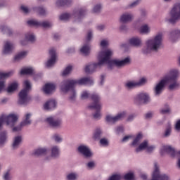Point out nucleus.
I'll return each instance as SVG.
<instances>
[{
  "label": "nucleus",
  "instance_id": "20",
  "mask_svg": "<svg viewBox=\"0 0 180 180\" xmlns=\"http://www.w3.org/2000/svg\"><path fill=\"white\" fill-rule=\"evenodd\" d=\"M75 82L76 85H92V84H94V79L91 77H83L75 80Z\"/></svg>",
  "mask_w": 180,
  "mask_h": 180
},
{
  "label": "nucleus",
  "instance_id": "6",
  "mask_svg": "<svg viewBox=\"0 0 180 180\" xmlns=\"http://www.w3.org/2000/svg\"><path fill=\"white\" fill-rule=\"evenodd\" d=\"M148 79L146 77H141L139 81L129 80L124 84L126 89H134V88H139V86H144L148 82Z\"/></svg>",
  "mask_w": 180,
  "mask_h": 180
},
{
  "label": "nucleus",
  "instance_id": "31",
  "mask_svg": "<svg viewBox=\"0 0 180 180\" xmlns=\"http://www.w3.org/2000/svg\"><path fill=\"white\" fill-rule=\"evenodd\" d=\"M34 11L41 16H46L47 15V11L43 6L35 7L34 8Z\"/></svg>",
  "mask_w": 180,
  "mask_h": 180
},
{
  "label": "nucleus",
  "instance_id": "11",
  "mask_svg": "<svg viewBox=\"0 0 180 180\" xmlns=\"http://www.w3.org/2000/svg\"><path fill=\"white\" fill-rule=\"evenodd\" d=\"M126 112L122 111L117 113L115 116L107 115L105 117V120L108 123H116V122H119L120 120H123L126 117Z\"/></svg>",
  "mask_w": 180,
  "mask_h": 180
},
{
  "label": "nucleus",
  "instance_id": "63",
  "mask_svg": "<svg viewBox=\"0 0 180 180\" xmlns=\"http://www.w3.org/2000/svg\"><path fill=\"white\" fill-rule=\"evenodd\" d=\"M100 143L101 144V146H108V142L106 139H102L100 140Z\"/></svg>",
  "mask_w": 180,
  "mask_h": 180
},
{
  "label": "nucleus",
  "instance_id": "25",
  "mask_svg": "<svg viewBox=\"0 0 180 180\" xmlns=\"http://www.w3.org/2000/svg\"><path fill=\"white\" fill-rule=\"evenodd\" d=\"M48 153L49 149L46 148H39L33 151L32 155H34L35 157H39L40 155H46Z\"/></svg>",
  "mask_w": 180,
  "mask_h": 180
},
{
  "label": "nucleus",
  "instance_id": "34",
  "mask_svg": "<svg viewBox=\"0 0 180 180\" xmlns=\"http://www.w3.org/2000/svg\"><path fill=\"white\" fill-rule=\"evenodd\" d=\"M90 50H91V48L89 47V44H84L80 49V53H82V54H83V56H88V54H89Z\"/></svg>",
  "mask_w": 180,
  "mask_h": 180
},
{
  "label": "nucleus",
  "instance_id": "30",
  "mask_svg": "<svg viewBox=\"0 0 180 180\" xmlns=\"http://www.w3.org/2000/svg\"><path fill=\"white\" fill-rule=\"evenodd\" d=\"M148 146V141H144L139 146L138 148H136V153H140L141 151H144V150H147Z\"/></svg>",
  "mask_w": 180,
  "mask_h": 180
},
{
  "label": "nucleus",
  "instance_id": "7",
  "mask_svg": "<svg viewBox=\"0 0 180 180\" xmlns=\"http://www.w3.org/2000/svg\"><path fill=\"white\" fill-rule=\"evenodd\" d=\"M170 18L168 19V22L170 23H175L180 20V3H176L174 5L170 11Z\"/></svg>",
  "mask_w": 180,
  "mask_h": 180
},
{
  "label": "nucleus",
  "instance_id": "14",
  "mask_svg": "<svg viewBox=\"0 0 180 180\" xmlns=\"http://www.w3.org/2000/svg\"><path fill=\"white\" fill-rule=\"evenodd\" d=\"M91 99L94 103L89 105V108L95 109L96 110H101V109H102V105H101V103H99L101 101V97L96 94H93L91 96Z\"/></svg>",
  "mask_w": 180,
  "mask_h": 180
},
{
  "label": "nucleus",
  "instance_id": "43",
  "mask_svg": "<svg viewBox=\"0 0 180 180\" xmlns=\"http://www.w3.org/2000/svg\"><path fill=\"white\" fill-rule=\"evenodd\" d=\"M141 139H143V134H139L136 136V137L134 139L131 145L132 146H137V144H139V143H140V141L141 140Z\"/></svg>",
  "mask_w": 180,
  "mask_h": 180
},
{
  "label": "nucleus",
  "instance_id": "4",
  "mask_svg": "<svg viewBox=\"0 0 180 180\" xmlns=\"http://www.w3.org/2000/svg\"><path fill=\"white\" fill-rule=\"evenodd\" d=\"M19 117L15 114H3L0 116V130H2V127H4V123L8 127L12 128L15 126L16 123H18V120Z\"/></svg>",
  "mask_w": 180,
  "mask_h": 180
},
{
  "label": "nucleus",
  "instance_id": "60",
  "mask_svg": "<svg viewBox=\"0 0 180 180\" xmlns=\"http://www.w3.org/2000/svg\"><path fill=\"white\" fill-rule=\"evenodd\" d=\"M121 176L119 174H114L111 177H110L109 180H120Z\"/></svg>",
  "mask_w": 180,
  "mask_h": 180
},
{
  "label": "nucleus",
  "instance_id": "45",
  "mask_svg": "<svg viewBox=\"0 0 180 180\" xmlns=\"http://www.w3.org/2000/svg\"><path fill=\"white\" fill-rule=\"evenodd\" d=\"M70 101H74L75 99H77V92L75 91V89H72L70 91Z\"/></svg>",
  "mask_w": 180,
  "mask_h": 180
},
{
  "label": "nucleus",
  "instance_id": "59",
  "mask_svg": "<svg viewBox=\"0 0 180 180\" xmlns=\"http://www.w3.org/2000/svg\"><path fill=\"white\" fill-rule=\"evenodd\" d=\"M86 167H87V168H89V169H92V168L95 167V162H94V161L89 162L86 164Z\"/></svg>",
  "mask_w": 180,
  "mask_h": 180
},
{
  "label": "nucleus",
  "instance_id": "19",
  "mask_svg": "<svg viewBox=\"0 0 180 180\" xmlns=\"http://www.w3.org/2000/svg\"><path fill=\"white\" fill-rule=\"evenodd\" d=\"M43 91L46 95H50L56 91V84L53 83H46L43 87Z\"/></svg>",
  "mask_w": 180,
  "mask_h": 180
},
{
  "label": "nucleus",
  "instance_id": "23",
  "mask_svg": "<svg viewBox=\"0 0 180 180\" xmlns=\"http://www.w3.org/2000/svg\"><path fill=\"white\" fill-rule=\"evenodd\" d=\"M120 20L122 23H129V22H131V20H133V14L130 13H124L120 16Z\"/></svg>",
  "mask_w": 180,
  "mask_h": 180
},
{
  "label": "nucleus",
  "instance_id": "56",
  "mask_svg": "<svg viewBox=\"0 0 180 180\" xmlns=\"http://www.w3.org/2000/svg\"><path fill=\"white\" fill-rule=\"evenodd\" d=\"M92 37H93L92 31H89L87 33L86 39V43H89V41L92 40Z\"/></svg>",
  "mask_w": 180,
  "mask_h": 180
},
{
  "label": "nucleus",
  "instance_id": "29",
  "mask_svg": "<svg viewBox=\"0 0 180 180\" xmlns=\"http://www.w3.org/2000/svg\"><path fill=\"white\" fill-rule=\"evenodd\" d=\"M26 24L31 27H40V21L37 20H28L26 21Z\"/></svg>",
  "mask_w": 180,
  "mask_h": 180
},
{
  "label": "nucleus",
  "instance_id": "5",
  "mask_svg": "<svg viewBox=\"0 0 180 180\" xmlns=\"http://www.w3.org/2000/svg\"><path fill=\"white\" fill-rule=\"evenodd\" d=\"M86 13V11L82 8L76 11H73L72 14L68 13H65L63 14H61L59 16V19L60 20H70V19H71V18H74L75 22H81V20H82V19L84 18V15H85V13Z\"/></svg>",
  "mask_w": 180,
  "mask_h": 180
},
{
  "label": "nucleus",
  "instance_id": "41",
  "mask_svg": "<svg viewBox=\"0 0 180 180\" xmlns=\"http://www.w3.org/2000/svg\"><path fill=\"white\" fill-rule=\"evenodd\" d=\"M102 136V130L97 129H96L94 136H93V139L94 140H99V139H101V136Z\"/></svg>",
  "mask_w": 180,
  "mask_h": 180
},
{
  "label": "nucleus",
  "instance_id": "39",
  "mask_svg": "<svg viewBox=\"0 0 180 180\" xmlns=\"http://www.w3.org/2000/svg\"><path fill=\"white\" fill-rule=\"evenodd\" d=\"M164 150L165 151H166V153H168V154H169L172 157H175V149H174L172 147L165 146Z\"/></svg>",
  "mask_w": 180,
  "mask_h": 180
},
{
  "label": "nucleus",
  "instance_id": "46",
  "mask_svg": "<svg viewBox=\"0 0 180 180\" xmlns=\"http://www.w3.org/2000/svg\"><path fill=\"white\" fill-rule=\"evenodd\" d=\"M52 139L55 143H61L63 141V137H61V136L58 134H55L52 136Z\"/></svg>",
  "mask_w": 180,
  "mask_h": 180
},
{
  "label": "nucleus",
  "instance_id": "49",
  "mask_svg": "<svg viewBox=\"0 0 180 180\" xmlns=\"http://www.w3.org/2000/svg\"><path fill=\"white\" fill-rule=\"evenodd\" d=\"M25 126L22 124V122H20L18 125L16 127H13L11 129H13V131H21L22 129L25 127Z\"/></svg>",
  "mask_w": 180,
  "mask_h": 180
},
{
  "label": "nucleus",
  "instance_id": "62",
  "mask_svg": "<svg viewBox=\"0 0 180 180\" xmlns=\"http://www.w3.org/2000/svg\"><path fill=\"white\" fill-rule=\"evenodd\" d=\"M139 4H140V0H136L133 3H131V4H129V8H135V6H137Z\"/></svg>",
  "mask_w": 180,
  "mask_h": 180
},
{
  "label": "nucleus",
  "instance_id": "17",
  "mask_svg": "<svg viewBox=\"0 0 180 180\" xmlns=\"http://www.w3.org/2000/svg\"><path fill=\"white\" fill-rule=\"evenodd\" d=\"M77 151L84 155L85 158H91L92 157V152L91 151V149L86 146L84 145H80L77 148Z\"/></svg>",
  "mask_w": 180,
  "mask_h": 180
},
{
  "label": "nucleus",
  "instance_id": "28",
  "mask_svg": "<svg viewBox=\"0 0 180 180\" xmlns=\"http://www.w3.org/2000/svg\"><path fill=\"white\" fill-rule=\"evenodd\" d=\"M139 32L142 34H148L151 32V27L148 24H144L140 27Z\"/></svg>",
  "mask_w": 180,
  "mask_h": 180
},
{
  "label": "nucleus",
  "instance_id": "57",
  "mask_svg": "<svg viewBox=\"0 0 180 180\" xmlns=\"http://www.w3.org/2000/svg\"><path fill=\"white\" fill-rule=\"evenodd\" d=\"M154 150H155V146H148L146 148V153H153V151H154Z\"/></svg>",
  "mask_w": 180,
  "mask_h": 180
},
{
  "label": "nucleus",
  "instance_id": "52",
  "mask_svg": "<svg viewBox=\"0 0 180 180\" xmlns=\"http://www.w3.org/2000/svg\"><path fill=\"white\" fill-rule=\"evenodd\" d=\"M20 9H21L22 12H23V13H25L26 15H27V13H30V10L29 9L28 6L22 5L20 6Z\"/></svg>",
  "mask_w": 180,
  "mask_h": 180
},
{
  "label": "nucleus",
  "instance_id": "13",
  "mask_svg": "<svg viewBox=\"0 0 180 180\" xmlns=\"http://www.w3.org/2000/svg\"><path fill=\"white\" fill-rule=\"evenodd\" d=\"M49 57L50 58L46 63V65L48 68H51L56 64V61H57V53L54 48H51L49 50Z\"/></svg>",
  "mask_w": 180,
  "mask_h": 180
},
{
  "label": "nucleus",
  "instance_id": "9",
  "mask_svg": "<svg viewBox=\"0 0 180 180\" xmlns=\"http://www.w3.org/2000/svg\"><path fill=\"white\" fill-rule=\"evenodd\" d=\"M15 74V71L11 70L9 72H0V92H2L5 89V84H6V79L11 78L12 75Z\"/></svg>",
  "mask_w": 180,
  "mask_h": 180
},
{
  "label": "nucleus",
  "instance_id": "58",
  "mask_svg": "<svg viewBox=\"0 0 180 180\" xmlns=\"http://www.w3.org/2000/svg\"><path fill=\"white\" fill-rule=\"evenodd\" d=\"M4 180H12V176H11V173L9 172H6L4 175Z\"/></svg>",
  "mask_w": 180,
  "mask_h": 180
},
{
  "label": "nucleus",
  "instance_id": "10",
  "mask_svg": "<svg viewBox=\"0 0 180 180\" xmlns=\"http://www.w3.org/2000/svg\"><path fill=\"white\" fill-rule=\"evenodd\" d=\"M150 96L147 93H141L136 95L134 98V102L136 105H141V103H150Z\"/></svg>",
  "mask_w": 180,
  "mask_h": 180
},
{
  "label": "nucleus",
  "instance_id": "54",
  "mask_svg": "<svg viewBox=\"0 0 180 180\" xmlns=\"http://www.w3.org/2000/svg\"><path fill=\"white\" fill-rule=\"evenodd\" d=\"M100 46L101 47H103V48L108 47V46H109V41L106 39L101 40L100 43Z\"/></svg>",
  "mask_w": 180,
  "mask_h": 180
},
{
  "label": "nucleus",
  "instance_id": "37",
  "mask_svg": "<svg viewBox=\"0 0 180 180\" xmlns=\"http://www.w3.org/2000/svg\"><path fill=\"white\" fill-rule=\"evenodd\" d=\"M72 2L71 0H58L56 5L57 6H65V5H70Z\"/></svg>",
  "mask_w": 180,
  "mask_h": 180
},
{
  "label": "nucleus",
  "instance_id": "3",
  "mask_svg": "<svg viewBox=\"0 0 180 180\" xmlns=\"http://www.w3.org/2000/svg\"><path fill=\"white\" fill-rule=\"evenodd\" d=\"M162 37H164L162 32H158L153 38L146 40L142 53L143 54H150L153 51L157 53L162 47Z\"/></svg>",
  "mask_w": 180,
  "mask_h": 180
},
{
  "label": "nucleus",
  "instance_id": "26",
  "mask_svg": "<svg viewBox=\"0 0 180 180\" xmlns=\"http://www.w3.org/2000/svg\"><path fill=\"white\" fill-rule=\"evenodd\" d=\"M20 143H22V136H15L11 146L13 150H16V148H19Z\"/></svg>",
  "mask_w": 180,
  "mask_h": 180
},
{
  "label": "nucleus",
  "instance_id": "48",
  "mask_svg": "<svg viewBox=\"0 0 180 180\" xmlns=\"http://www.w3.org/2000/svg\"><path fill=\"white\" fill-rule=\"evenodd\" d=\"M78 178V174L75 173L68 174L66 176L67 180H77Z\"/></svg>",
  "mask_w": 180,
  "mask_h": 180
},
{
  "label": "nucleus",
  "instance_id": "47",
  "mask_svg": "<svg viewBox=\"0 0 180 180\" xmlns=\"http://www.w3.org/2000/svg\"><path fill=\"white\" fill-rule=\"evenodd\" d=\"M160 113L162 115H167L168 113H171V108H169V106L168 105H166L165 108L160 109Z\"/></svg>",
  "mask_w": 180,
  "mask_h": 180
},
{
  "label": "nucleus",
  "instance_id": "1",
  "mask_svg": "<svg viewBox=\"0 0 180 180\" xmlns=\"http://www.w3.org/2000/svg\"><path fill=\"white\" fill-rule=\"evenodd\" d=\"M112 56H113V51L110 49H107L101 51L98 56V63H90L85 67V72H94L96 68H101L105 64H107L108 68H112L113 65L117 68H123L126 65H129L131 63L130 58L127 57L122 60L114 59L111 60Z\"/></svg>",
  "mask_w": 180,
  "mask_h": 180
},
{
  "label": "nucleus",
  "instance_id": "53",
  "mask_svg": "<svg viewBox=\"0 0 180 180\" xmlns=\"http://www.w3.org/2000/svg\"><path fill=\"white\" fill-rule=\"evenodd\" d=\"M169 136H171V125L167 127L164 134L165 137H169Z\"/></svg>",
  "mask_w": 180,
  "mask_h": 180
},
{
  "label": "nucleus",
  "instance_id": "50",
  "mask_svg": "<svg viewBox=\"0 0 180 180\" xmlns=\"http://www.w3.org/2000/svg\"><path fill=\"white\" fill-rule=\"evenodd\" d=\"M124 179H125V180H132V179H134V173H133V172H130L129 173H127L124 176Z\"/></svg>",
  "mask_w": 180,
  "mask_h": 180
},
{
  "label": "nucleus",
  "instance_id": "40",
  "mask_svg": "<svg viewBox=\"0 0 180 180\" xmlns=\"http://www.w3.org/2000/svg\"><path fill=\"white\" fill-rule=\"evenodd\" d=\"M18 89V82H15L12 83L7 89V91L11 94L12 92H15V90Z\"/></svg>",
  "mask_w": 180,
  "mask_h": 180
},
{
  "label": "nucleus",
  "instance_id": "64",
  "mask_svg": "<svg viewBox=\"0 0 180 180\" xmlns=\"http://www.w3.org/2000/svg\"><path fill=\"white\" fill-rule=\"evenodd\" d=\"M134 117H136V115L131 114L127 117V122H131Z\"/></svg>",
  "mask_w": 180,
  "mask_h": 180
},
{
  "label": "nucleus",
  "instance_id": "44",
  "mask_svg": "<svg viewBox=\"0 0 180 180\" xmlns=\"http://www.w3.org/2000/svg\"><path fill=\"white\" fill-rule=\"evenodd\" d=\"M25 39L28 41L33 42L36 40V37L32 33H27L25 34Z\"/></svg>",
  "mask_w": 180,
  "mask_h": 180
},
{
  "label": "nucleus",
  "instance_id": "2",
  "mask_svg": "<svg viewBox=\"0 0 180 180\" xmlns=\"http://www.w3.org/2000/svg\"><path fill=\"white\" fill-rule=\"evenodd\" d=\"M178 78H179V70L174 69L169 72L164 78L156 84L154 88V94L156 96H160L164 91L165 84H168L169 91H175L178 89L180 86V83L178 82Z\"/></svg>",
  "mask_w": 180,
  "mask_h": 180
},
{
  "label": "nucleus",
  "instance_id": "32",
  "mask_svg": "<svg viewBox=\"0 0 180 180\" xmlns=\"http://www.w3.org/2000/svg\"><path fill=\"white\" fill-rule=\"evenodd\" d=\"M8 140V132L3 131L0 132V144H5Z\"/></svg>",
  "mask_w": 180,
  "mask_h": 180
},
{
  "label": "nucleus",
  "instance_id": "42",
  "mask_svg": "<svg viewBox=\"0 0 180 180\" xmlns=\"http://www.w3.org/2000/svg\"><path fill=\"white\" fill-rule=\"evenodd\" d=\"M72 71V66L69 65L66 67V68L62 72L63 77H67V75H68L69 74H71Z\"/></svg>",
  "mask_w": 180,
  "mask_h": 180
},
{
  "label": "nucleus",
  "instance_id": "18",
  "mask_svg": "<svg viewBox=\"0 0 180 180\" xmlns=\"http://www.w3.org/2000/svg\"><path fill=\"white\" fill-rule=\"evenodd\" d=\"M129 44L133 47H141L143 46V40L141 37H134L129 39Z\"/></svg>",
  "mask_w": 180,
  "mask_h": 180
},
{
  "label": "nucleus",
  "instance_id": "15",
  "mask_svg": "<svg viewBox=\"0 0 180 180\" xmlns=\"http://www.w3.org/2000/svg\"><path fill=\"white\" fill-rule=\"evenodd\" d=\"M30 101V96H29V91L26 90H21L19 93L18 103L20 105H26Z\"/></svg>",
  "mask_w": 180,
  "mask_h": 180
},
{
  "label": "nucleus",
  "instance_id": "51",
  "mask_svg": "<svg viewBox=\"0 0 180 180\" xmlns=\"http://www.w3.org/2000/svg\"><path fill=\"white\" fill-rule=\"evenodd\" d=\"M88 98H89V93L87 91H83L80 94V99L85 101V99H88Z\"/></svg>",
  "mask_w": 180,
  "mask_h": 180
},
{
  "label": "nucleus",
  "instance_id": "61",
  "mask_svg": "<svg viewBox=\"0 0 180 180\" xmlns=\"http://www.w3.org/2000/svg\"><path fill=\"white\" fill-rule=\"evenodd\" d=\"M93 117L94 119H96L97 120L101 119V112L99 111H97L96 113L93 115Z\"/></svg>",
  "mask_w": 180,
  "mask_h": 180
},
{
  "label": "nucleus",
  "instance_id": "38",
  "mask_svg": "<svg viewBox=\"0 0 180 180\" xmlns=\"http://www.w3.org/2000/svg\"><path fill=\"white\" fill-rule=\"evenodd\" d=\"M39 27H44L45 29H50L53 27V23L50 21L40 22Z\"/></svg>",
  "mask_w": 180,
  "mask_h": 180
},
{
  "label": "nucleus",
  "instance_id": "35",
  "mask_svg": "<svg viewBox=\"0 0 180 180\" xmlns=\"http://www.w3.org/2000/svg\"><path fill=\"white\" fill-rule=\"evenodd\" d=\"M27 56V52L22 51L17 54L14 58V61H20V60H23Z\"/></svg>",
  "mask_w": 180,
  "mask_h": 180
},
{
  "label": "nucleus",
  "instance_id": "36",
  "mask_svg": "<svg viewBox=\"0 0 180 180\" xmlns=\"http://www.w3.org/2000/svg\"><path fill=\"white\" fill-rule=\"evenodd\" d=\"M32 89V83L29 80H25L23 82V89L22 91H27V92H30Z\"/></svg>",
  "mask_w": 180,
  "mask_h": 180
},
{
  "label": "nucleus",
  "instance_id": "55",
  "mask_svg": "<svg viewBox=\"0 0 180 180\" xmlns=\"http://www.w3.org/2000/svg\"><path fill=\"white\" fill-rule=\"evenodd\" d=\"M101 8H102V7L101 6V5H96L93 8V13H99V12H101Z\"/></svg>",
  "mask_w": 180,
  "mask_h": 180
},
{
  "label": "nucleus",
  "instance_id": "8",
  "mask_svg": "<svg viewBox=\"0 0 180 180\" xmlns=\"http://www.w3.org/2000/svg\"><path fill=\"white\" fill-rule=\"evenodd\" d=\"M77 85V82L75 79H68L61 82L60 90L64 94L70 92L72 89H74V86Z\"/></svg>",
  "mask_w": 180,
  "mask_h": 180
},
{
  "label": "nucleus",
  "instance_id": "27",
  "mask_svg": "<svg viewBox=\"0 0 180 180\" xmlns=\"http://www.w3.org/2000/svg\"><path fill=\"white\" fill-rule=\"evenodd\" d=\"M25 126L32 124V113L27 112L25 115L23 120L21 122Z\"/></svg>",
  "mask_w": 180,
  "mask_h": 180
},
{
  "label": "nucleus",
  "instance_id": "22",
  "mask_svg": "<svg viewBox=\"0 0 180 180\" xmlns=\"http://www.w3.org/2000/svg\"><path fill=\"white\" fill-rule=\"evenodd\" d=\"M57 103L54 100H49L44 103L43 105L44 110H53L56 106Z\"/></svg>",
  "mask_w": 180,
  "mask_h": 180
},
{
  "label": "nucleus",
  "instance_id": "21",
  "mask_svg": "<svg viewBox=\"0 0 180 180\" xmlns=\"http://www.w3.org/2000/svg\"><path fill=\"white\" fill-rule=\"evenodd\" d=\"M60 157V147L57 145H53L51 147L50 158H58Z\"/></svg>",
  "mask_w": 180,
  "mask_h": 180
},
{
  "label": "nucleus",
  "instance_id": "33",
  "mask_svg": "<svg viewBox=\"0 0 180 180\" xmlns=\"http://www.w3.org/2000/svg\"><path fill=\"white\" fill-rule=\"evenodd\" d=\"M20 74L21 75H30L33 74V69L32 68H22Z\"/></svg>",
  "mask_w": 180,
  "mask_h": 180
},
{
  "label": "nucleus",
  "instance_id": "16",
  "mask_svg": "<svg viewBox=\"0 0 180 180\" xmlns=\"http://www.w3.org/2000/svg\"><path fill=\"white\" fill-rule=\"evenodd\" d=\"M15 49V44L11 41H6L3 47L2 54L6 56L8 54H12Z\"/></svg>",
  "mask_w": 180,
  "mask_h": 180
},
{
  "label": "nucleus",
  "instance_id": "12",
  "mask_svg": "<svg viewBox=\"0 0 180 180\" xmlns=\"http://www.w3.org/2000/svg\"><path fill=\"white\" fill-rule=\"evenodd\" d=\"M45 122L53 129H60L61 127V125L63 124V121L61 120V119H57L54 117H48L45 120Z\"/></svg>",
  "mask_w": 180,
  "mask_h": 180
},
{
  "label": "nucleus",
  "instance_id": "24",
  "mask_svg": "<svg viewBox=\"0 0 180 180\" xmlns=\"http://www.w3.org/2000/svg\"><path fill=\"white\" fill-rule=\"evenodd\" d=\"M180 36V30H172L169 35V39L172 43L176 41V39Z\"/></svg>",
  "mask_w": 180,
  "mask_h": 180
}]
</instances>
